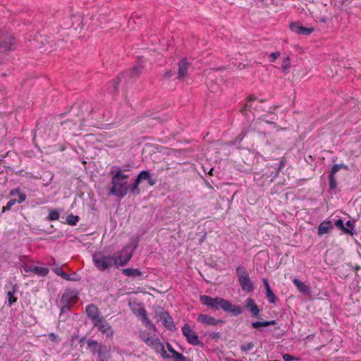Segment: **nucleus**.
<instances>
[{
	"mask_svg": "<svg viewBox=\"0 0 361 361\" xmlns=\"http://www.w3.org/2000/svg\"><path fill=\"white\" fill-rule=\"evenodd\" d=\"M127 169L121 170L118 166H113L111 170L112 187L109 191L111 195L119 198L124 197L128 192V174H125Z\"/></svg>",
	"mask_w": 361,
	"mask_h": 361,
	"instance_id": "obj_1",
	"label": "nucleus"
},
{
	"mask_svg": "<svg viewBox=\"0 0 361 361\" xmlns=\"http://www.w3.org/2000/svg\"><path fill=\"white\" fill-rule=\"evenodd\" d=\"M202 303L214 310L222 309L226 312H230L234 316L240 315L243 313V310L240 306L232 304L230 301L221 298H212L209 295L200 296Z\"/></svg>",
	"mask_w": 361,
	"mask_h": 361,
	"instance_id": "obj_2",
	"label": "nucleus"
},
{
	"mask_svg": "<svg viewBox=\"0 0 361 361\" xmlns=\"http://www.w3.org/2000/svg\"><path fill=\"white\" fill-rule=\"evenodd\" d=\"M87 344L90 352L97 355V361H108L110 357L109 348L92 339L87 340Z\"/></svg>",
	"mask_w": 361,
	"mask_h": 361,
	"instance_id": "obj_3",
	"label": "nucleus"
},
{
	"mask_svg": "<svg viewBox=\"0 0 361 361\" xmlns=\"http://www.w3.org/2000/svg\"><path fill=\"white\" fill-rule=\"evenodd\" d=\"M130 310L135 315L140 319L142 324L149 330L156 332L157 328L152 321L148 318L147 311L144 307L137 302H129Z\"/></svg>",
	"mask_w": 361,
	"mask_h": 361,
	"instance_id": "obj_4",
	"label": "nucleus"
},
{
	"mask_svg": "<svg viewBox=\"0 0 361 361\" xmlns=\"http://www.w3.org/2000/svg\"><path fill=\"white\" fill-rule=\"evenodd\" d=\"M94 266L100 271H105L114 266V257L103 252H96L92 255Z\"/></svg>",
	"mask_w": 361,
	"mask_h": 361,
	"instance_id": "obj_5",
	"label": "nucleus"
},
{
	"mask_svg": "<svg viewBox=\"0 0 361 361\" xmlns=\"http://www.w3.org/2000/svg\"><path fill=\"white\" fill-rule=\"evenodd\" d=\"M137 245L135 243H129L126 245L114 257V267H123L130 260L133 252L136 249Z\"/></svg>",
	"mask_w": 361,
	"mask_h": 361,
	"instance_id": "obj_6",
	"label": "nucleus"
},
{
	"mask_svg": "<svg viewBox=\"0 0 361 361\" xmlns=\"http://www.w3.org/2000/svg\"><path fill=\"white\" fill-rule=\"evenodd\" d=\"M236 275L242 290L246 293L252 292L254 290L253 283L251 281L247 271L242 265H239L236 268Z\"/></svg>",
	"mask_w": 361,
	"mask_h": 361,
	"instance_id": "obj_7",
	"label": "nucleus"
},
{
	"mask_svg": "<svg viewBox=\"0 0 361 361\" xmlns=\"http://www.w3.org/2000/svg\"><path fill=\"white\" fill-rule=\"evenodd\" d=\"M183 335L186 338L188 343L192 345H200L202 342L200 341L197 334L191 329L188 324H184L182 327Z\"/></svg>",
	"mask_w": 361,
	"mask_h": 361,
	"instance_id": "obj_8",
	"label": "nucleus"
},
{
	"mask_svg": "<svg viewBox=\"0 0 361 361\" xmlns=\"http://www.w3.org/2000/svg\"><path fill=\"white\" fill-rule=\"evenodd\" d=\"M147 345L151 347L155 351V353L159 354L162 358H171V355L167 353L166 350H165L164 343L160 341L158 337H154Z\"/></svg>",
	"mask_w": 361,
	"mask_h": 361,
	"instance_id": "obj_9",
	"label": "nucleus"
},
{
	"mask_svg": "<svg viewBox=\"0 0 361 361\" xmlns=\"http://www.w3.org/2000/svg\"><path fill=\"white\" fill-rule=\"evenodd\" d=\"M13 45V37L11 33L3 32L0 30V51L11 49Z\"/></svg>",
	"mask_w": 361,
	"mask_h": 361,
	"instance_id": "obj_10",
	"label": "nucleus"
},
{
	"mask_svg": "<svg viewBox=\"0 0 361 361\" xmlns=\"http://www.w3.org/2000/svg\"><path fill=\"white\" fill-rule=\"evenodd\" d=\"M78 293L75 290L68 289L62 295L61 301L66 305H73L77 302Z\"/></svg>",
	"mask_w": 361,
	"mask_h": 361,
	"instance_id": "obj_11",
	"label": "nucleus"
},
{
	"mask_svg": "<svg viewBox=\"0 0 361 361\" xmlns=\"http://www.w3.org/2000/svg\"><path fill=\"white\" fill-rule=\"evenodd\" d=\"M94 326L97 327L99 331L106 334L108 337H111L114 335V331L109 324L105 320L104 317L93 324Z\"/></svg>",
	"mask_w": 361,
	"mask_h": 361,
	"instance_id": "obj_12",
	"label": "nucleus"
},
{
	"mask_svg": "<svg viewBox=\"0 0 361 361\" xmlns=\"http://www.w3.org/2000/svg\"><path fill=\"white\" fill-rule=\"evenodd\" d=\"M23 270L27 273H34L39 276H47L49 270L47 267H38L35 265L27 266L23 265Z\"/></svg>",
	"mask_w": 361,
	"mask_h": 361,
	"instance_id": "obj_13",
	"label": "nucleus"
},
{
	"mask_svg": "<svg viewBox=\"0 0 361 361\" xmlns=\"http://www.w3.org/2000/svg\"><path fill=\"white\" fill-rule=\"evenodd\" d=\"M290 29L295 33L303 35H309L314 31L313 28L303 27L299 23H291L290 24Z\"/></svg>",
	"mask_w": 361,
	"mask_h": 361,
	"instance_id": "obj_14",
	"label": "nucleus"
},
{
	"mask_svg": "<svg viewBox=\"0 0 361 361\" xmlns=\"http://www.w3.org/2000/svg\"><path fill=\"white\" fill-rule=\"evenodd\" d=\"M86 312L87 317L91 319L93 324L103 317L100 315L97 307L93 304L89 305L86 307Z\"/></svg>",
	"mask_w": 361,
	"mask_h": 361,
	"instance_id": "obj_15",
	"label": "nucleus"
},
{
	"mask_svg": "<svg viewBox=\"0 0 361 361\" xmlns=\"http://www.w3.org/2000/svg\"><path fill=\"white\" fill-rule=\"evenodd\" d=\"M159 319L163 325L170 331H173L176 329L173 317L166 312L162 311L159 314Z\"/></svg>",
	"mask_w": 361,
	"mask_h": 361,
	"instance_id": "obj_16",
	"label": "nucleus"
},
{
	"mask_svg": "<svg viewBox=\"0 0 361 361\" xmlns=\"http://www.w3.org/2000/svg\"><path fill=\"white\" fill-rule=\"evenodd\" d=\"M197 321L202 324L210 326H216L219 323L224 322L222 320H217L212 316L204 314H199V316L197 317Z\"/></svg>",
	"mask_w": 361,
	"mask_h": 361,
	"instance_id": "obj_17",
	"label": "nucleus"
},
{
	"mask_svg": "<svg viewBox=\"0 0 361 361\" xmlns=\"http://www.w3.org/2000/svg\"><path fill=\"white\" fill-rule=\"evenodd\" d=\"M262 282H263L264 288H265L266 297H267L269 302L271 303V304L276 303L277 298L275 295V294L273 293L272 290L271 289V287L269 286L268 280L267 279L264 278V279H262Z\"/></svg>",
	"mask_w": 361,
	"mask_h": 361,
	"instance_id": "obj_18",
	"label": "nucleus"
},
{
	"mask_svg": "<svg viewBox=\"0 0 361 361\" xmlns=\"http://www.w3.org/2000/svg\"><path fill=\"white\" fill-rule=\"evenodd\" d=\"M333 224L331 221L325 220L318 226L317 234L323 235L329 233L333 229Z\"/></svg>",
	"mask_w": 361,
	"mask_h": 361,
	"instance_id": "obj_19",
	"label": "nucleus"
},
{
	"mask_svg": "<svg viewBox=\"0 0 361 361\" xmlns=\"http://www.w3.org/2000/svg\"><path fill=\"white\" fill-rule=\"evenodd\" d=\"M178 78L179 80H183L187 75L189 63L186 59H182L179 62Z\"/></svg>",
	"mask_w": 361,
	"mask_h": 361,
	"instance_id": "obj_20",
	"label": "nucleus"
},
{
	"mask_svg": "<svg viewBox=\"0 0 361 361\" xmlns=\"http://www.w3.org/2000/svg\"><path fill=\"white\" fill-rule=\"evenodd\" d=\"M293 283L300 293H302L305 295H310L312 291L310 287L299 279H294L293 280Z\"/></svg>",
	"mask_w": 361,
	"mask_h": 361,
	"instance_id": "obj_21",
	"label": "nucleus"
},
{
	"mask_svg": "<svg viewBox=\"0 0 361 361\" xmlns=\"http://www.w3.org/2000/svg\"><path fill=\"white\" fill-rule=\"evenodd\" d=\"M246 306L250 311V312L252 314V316L257 317L259 313V309L257 307V305H255V301L253 299L249 298L245 300Z\"/></svg>",
	"mask_w": 361,
	"mask_h": 361,
	"instance_id": "obj_22",
	"label": "nucleus"
},
{
	"mask_svg": "<svg viewBox=\"0 0 361 361\" xmlns=\"http://www.w3.org/2000/svg\"><path fill=\"white\" fill-rule=\"evenodd\" d=\"M18 287L16 285H13L11 287V290H8L6 293L7 294V305L11 307L13 303H15L17 300V298L14 296L16 293L17 292Z\"/></svg>",
	"mask_w": 361,
	"mask_h": 361,
	"instance_id": "obj_23",
	"label": "nucleus"
},
{
	"mask_svg": "<svg viewBox=\"0 0 361 361\" xmlns=\"http://www.w3.org/2000/svg\"><path fill=\"white\" fill-rule=\"evenodd\" d=\"M166 348L172 354L171 357L173 358L174 361H185V357L183 354L174 350L169 343H166Z\"/></svg>",
	"mask_w": 361,
	"mask_h": 361,
	"instance_id": "obj_24",
	"label": "nucleus"
},
{
	"mask_svg": "<svg viewBox=\"0 0 361 361\" xmlns=\"http://www.w3.org/2000/svg\"><path fill=\"white\" fill-rule=\"evenodd\" d=\"M9 195L11 196L18 195V199L17 200L18 204H21L26 200V195L24 192H22L19 188L11 190Z\"/></svg>",
	"mask_w": 361,
	"mask_h": 361,
	"instance_id": "obj_25",
	"label": "nucleus"
},
{
	"mask_svg": "<svg viewBox=\"0 0 361 361\" xmlns=\"http://www.w3.org/2000/svg\"><path fill=\"white\" fill-rule=\"evenodd\" d=\"M123 273L128 277H141L142 272L138 269L127 268L123 269Z\"/></svg>",
	"mask_w": 361,
	"mask_h": 361,
	"instance_id": "obj_26",
	"label": "nucleus"
},
{
	"mask_svg": "<svg viewBox=\"0 0 361 361\" xmlns=\"http://www.w3.org/2000/svg\"><path fill=\"white\" fill-rule=\"evenodd\" d=\"M52 271L57 275L62 277L63 279L67 281H74L73 279L71 277V276L66 272H64L61 267H56L52 269Z\"/></svg>",
	"mask_w": 361,
	"mask_h": 361,
	"instance_id": "obj_27",
	"label": "nucleus"
},
{
	"mask_svg": "<svg viewBox=\"0 0 361 361\" xmlns=\"http://www.w3.org/2000/svg\"><path fill=\"white\" fill-rule=\"evenodd\" d=\"M276 322L274 320L272 321H266V322H255L252 323V326L255 329H259L260 327L269 326L270 325H274Z\"/></svg>",
	"mask_w": 361,
	"mask_h": 361,
	"instance_id": "obj_28",
	"label": "nucleus"
},
{
	"mask_svg": "<svg viewBox=\"0 0 361 361\" xmlns=\"http://www.w3.org/2000/svg\"><path fill=\"white\" fill-rule=\"evenodd\" d=\"M335 226L339 228H341L345 233H348L351 235L354 234V232H352L351 230L349 228H347L344 226L343 221L341 219H338L335 222Z\"/></svg>",
	"mask_w": 361,
	"mask_h": 361,
	"instance_id": "obj_29",
	"label": "nucleus"
},
{
	"mask_svg": "<svg viewBox=\"0 0 361 361\" xmlns=\"http://www.w3.org/2000/svg\"><path fill=\"white\" fill-rule=\"evenodd\" d=\"M59 219V212L56 209H51L49 211L47 219L49 221H56Z\"/></svg>",
	"mask_w": 361,
	"mask_h": 361,
	"instance_id": "obj_30",
	"label": "nucleus"
},
{
	"mask_svg": "<svg viewBox=\"0 0 361 361\" xmlns=\"http://www.w3.org/2000/svg\"><path fill=\"white\" fill-rule=\"evenodd\" d=\"M79 221V217L73 214H70L66 218V222L68 225L75 226Z\"/></svg>",
	"mask_w": 361,
	"mask_h": 361,
	"instance_id": "obj_31",
	"label": "nucleus"
},
{
	"mask_svg": "<svg viewBox=\"0 0 361 361\" xmlns=\"http://www.w3.org/2000/svg\"><path fill=\"white\" fill-rule=\"evenodd\" d=\"M154 337V336H150L149 333L147 331H142L140 333V338L147 345L149 343Z\"/></svg>",
	"mask_w": 361,
	"mask_h": 361,
	"instance_id": "obj_32",
	"label": "nucleus"
},
{
	"mask_svg": "<svg viewBox=\"0 0 361 361\" xmlns=\"http://www.w3.org/2000/svg\"><path fill=\"white\" fill-rule=\"evenodd\" d=\"M290 58L288 56H287L283 59V63H282L283 72L286 73L287 71L290 68Z\"/></svg>",
	"mask_w": 361,
	"mask_h": 361,
	"instance_id": "obj_33",
	"label": "nucleus"
},
{
	"mask_svg": "<svg viewBox=\"0 0 361 361\" xmlns=\"http://www.w3.org/2000/svg\"><path fill=\"white\" fill-rule=\"evenodd\" d=\"M18 202V200H15V199H11L10 200L6 206L3 207L2 208V212H7V211H9L11 210V207L16 203Z\"/></svg>",
	"mask_w": 361,
	"mask_h": 361,
	"instance_id": "obj_34",
	"label": "nucleus"
},
{
	"mask_svg": "<svg viewBox=\"0 0 361 361\" xmlns=\"http://www.w3.org/2000/svg\"><path fill=\"white\" fill-rule=\"evenodd\" d=\"M142 68L143 67L140 64L134 66L130 73L131 76H136L139 75L142 72Z\"/></svg>",
	"mask_w": 361,
	"mask_h": 361,
	"instance_id": "obj_35",
	"label": "nucleus"
},
{
	"mask_svg": "<svg viewBox=\"0 0 361 361\" xmlns=\"http://www.w3.org/2000/svg\"><path fill=\"white\" fill-rule=\"evenodd\" d=\"M48 337L49 340L55 344H59L61 341V338L54 333H50Z\"/></svg>",
	"mask_w": 361,
	"mask_h": 361,
	"instance_id": "obj_36",
	"label": "nucleus"
},
{
	"mask_svg": "<svg viewBox=\"0 0 361 361\" xmlns=\"http://www.w3.org/2000/svg\"><path fill=\"white\" fill-rule=\"evenodd\" d=\"M128 191H130L131 192L135 195H138L140 192L139 185L135 183L128 185Z\"/></svg>",
	"mask_w": 361,
	"mask_h": 361,
	"instance_id": "obj_37",
	"label": "nucleus"
},
{
	"mask_svg": "<svg viewBox=\"0 0 361 361\" xmlns=\"http://www.w3.org/2000/svg\"><path fill=\"white\" fill-rule=\"evenodd\" d=\"M329 188L330 189H334L336 187V177L333 175H329Z\"/></svg>",
	"mask_w": 361,
	"mask_h": 361,
	"instance_id": "obj_38",
	"label": "nucleus"
},
{
	"mask_svg": "<svg viewBox=\"0 0 361 361\" xmlns=\"http://www.w3.org/2000/svg\"><path fill=\"white\" fill-rule=\"evenodd\" d=\"M253 347H254L253 343L250 342V343H247L245 344L242 345L240 346V348L243 351L247 352V351L252 350L253 348Z\"/></svg>",
	"mask_w": 361,
	"mask_h": 361,
	"instance_id": "obj_39",
	"label": "nucleus"
},
{
	"mask_svg": "<svg viewBox=\"0 0 361 361\" xmlns=\"http://www.w3.org/2000/svg\"><path fill=\"white\" fill-rule=\"evenodd\" d=\"M283 359L285 361H293V360H300V358L295 357H293L291 355L288 354V353L283 355Z\"/></svg>",
	"mask_w": 361,
	"mask_h": 361,
	"instance_id": "obj_40",
	"label": "nucleus"
},
{
	"mask_svg": "<svg viewBox=\"0 0 361 361\" xmlns=\"http://www.w3.org/2000/svg\"><path fill=\"white\" fill-rule=\"evenodd\" d=\"M341 165L339 164H334L330 171L329 175H333L335 176V174L341 169Z\"/></svg>",
	"mask_w": 361,
	"mask_h": 361,
	"instance_id": "obj_41",
	"label": "nucleus"
},
{
	"mask_svg": "<svg viewBox=\"0 0 361 361\" xmlns=\"http://www.w3.org/2000/svg\"><path fill=\"white\" fill-rule=\"evenodd\" d=\"M138 176H141V180H145L149 178L150 173L147 171H142Z\"/></svg>",
	"mask_w": 361,
	"mask_h": 361,
	"instance_id": "obj_42",
	"label": "nucleus"
},
{
	"mask_svg": "<svg viewBox=\"0 0 361 361\" xmlns=\"http://www.w3.org/2000/svg\"><path fill=\"white\" fill-rule=\"evenodd\" d=\"M280 56V52H272L270 55V61L274 62L276 59Z\"/></svg>",
	"mask_w": 361,
	"mask_h": 361,
	"instance_id": "obj_43",
	"label": "nucleus"
},
{
	"mask_svg": "<svg viewBox=\"0 0 361 361\" xmlns=\"http://www.w3.org/2000/svg\"><path fill=\"white\" fill-rule=\"evenodd\" d=\"M120 82V78L118 77L116 78L115 80H114L113 81V90L111 91H116L118 86V84Z\"/></svg>",
	"mask_w": 361,
	"mask_h": 361,
	"instance_id": "obj_44",
	"label": "nucleus"
},
{
	"mask_svg": "<svg viewBox=\"0 0 361 361\" xmlns=\"http://www.w3.org/2000/svg\"><path fill=\"white\" fill-rule=\"evenodd\" d=\"M346 226H347V228H349L350 230L352 231V232H353V229H354V226L353 224H352V222L350 221H347V222L345 223Z\"/></svg>",
	"mask_w": 361,
	"mask_h": 361,
	"instance_id": "obj_45",
	"label": "nucleus"
},
{
	"mask_svg": "<svg viewBox=\"0 0 361 361\" xmlns=\"http://www.w3.org/2000/svg\"><path fill=\"white\" fill-rule=\"evenodd\" d=\"M147 180L148 181V183L151 186H153L155 185V180L153 178H152L151 175L149 176V178H148Z\"/></svg>",
	"mask_w": 361,
	"mask_h": 361,
	"instance_id": "obj_46",
	"label": "nucleus"
},
{
	"mask_svg": "<svg viewBox=\"0 0 361 361\" xmlns=\"http://www.w3.org/2000/svg\"><path fill=\"white\" fill-rule=\"evenodd\" d=\"M141 181V176L137 175L133 183L139 185Z\"/></svg>",
	"mask_w": 361,
	"mask_h": 361,
	"instance_id": "obj_47",
	"label": "nucleus"
},
{
	"mask_svg": "<svg viewBox=\"0 0 361 361\" xmlns=\"http://www.w3.org/2000/svg\"><path fill=\"white\" fill-rule=\"evenodd\" d=\"M51 263H53V264L55 263V259L54 257L51 258V262H49V264H51Z\"/></svg>",
	"mask_w": 361,
	"mask_h": 361,
	"instance_id": "obj_48",
	"label": "nucleus"
},
{
	"mask_svg": "<svg viewBox=\"0 0 361 361\" xmlns=\"http://www.w3.org/2000/svg\"><path fill=\"white\" fill-rule=\"evenodd\" d=\"M51 263H53V264L55 263V259L54 257L51 258V262H49V264H51Z\"/></svg>",
	"mask_w": 361,
	"mask_h": 361,
	"instance_id": "obj_49",
	"label": "nucleus"
},
{
	"mask_svg": "<svg viewBox=\"0 0 361 361\" xmlns=\"http://www.w3.org/2000/svg\"><path fill=\"white\" fill-rule=\"evenodd\" d=\"M282 166H283V164H282V162H281V163H280V166H279V168H278L277 173L281 170V169Z\"/></svg>",
	"mask_w": 361,
	"mask_h": 361,
	"instance_id": "obj_50",
	"label": "nucleus"
},
{
	"mask_svg": "<svg viewBox=\"0 0 361 361\" xmlns=\"http://www.w3.org/2000/svg\"><path fill=\"white\" fill-rule=\"evenodd\" d=\"M166 74H167V75H169V76L171 75V71L167 72V73H166Z\"/></svg>",
	"mask_w": 361,
	"mask_h": 361,
	"instance_id": "obj_51",
	"label": "nucleus"
}]
</instances>
